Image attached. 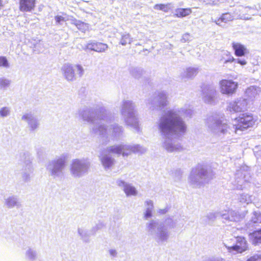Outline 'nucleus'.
<instances>
[{"instance_id": "1", "label": "nucleus", "mask_w": 261, "mask_h": 261, "mask_svg": "<svg viewBox=\"0 0 261 261\" xmlns=\"http://www.w3.org/2000/svg\"><path fill=\"white\" fill-rule=\"evenodd\" d=\"M160 128L162 132L184 133L186 126L177 115L172 111L168 112L162 120Z\"/></svg>"}, {"instance_id": "2", "label": "nucleus", "mask_w": 261, "mask_h": 261, "mask_svg": "<svg viewBox=\"0 0 261 261\" xmlns=\"http://www.w3.org/2000/svg\"><path fill=\"white\" fill-rule=\"evenodd\" d=\"M237 124L234 125L236 133L238 130H244L254 125L256 120L251 113H244L236 117Z\"/></svg>"}, {"instance_id": "3", "label": "nucleus", "mask_w": 261, "mask_h": 261, "mask_svg": "<svg viewBox=\"0 0 261 261\" xmlns=\"http://www.w3.org/2000/svg\"><path fill=\"white\" fill-rule=\"evenodd\" d=\"M248 102L246 98H240L229 102L227 111L229 114L241 113L248 108Z\"/></svg>"}, {"instance_id": "4", "label": "nucleus", "mask_w": 261, "mask_h": 261, "mask_svg": "<svg viewBox=\"0 0 261 261\" xmlns=\"http://www.w3.org/2000/svg\"><path fill=\"white\" fill-rule=\"evenodd\" d=\"M75 68L77 69V74L79 76H82L84 74V70L81 65H76L73 66L68 64L63 67V75L68 81H72L75 79Z\"/></svg>"}, {"instance_id": "5", "label": "nucleus", "mask_w": 261, "mask_h": 261, "mask_svg": "<svg viewBox=\"0 0 261 261\" xmlns=\"http://www.w3.org/2000/svg\"><path fill=\"white\" fill-rule=\"evenodd\" d=\"M219 84L221 92L224 94L232 95L236 93L238 87V83L232 80L223 79Z\"/></svg>"}, {"instance_id": "6", "label": "nucleus", "mask_w": 261, "mask_h": 261, "mask_svg": "<svg viewBox=\"0 0 261 261\" xmlns=\"http://www.w3.org/2000/svg\"><path fill=\"white\" fill-rule=\"evenodd\" d=\"M247 241L244 238L241 237L238 238L236 245L227 247V249L230 252L234 251L238 253H242L247 250Z\"/></svg>"}, {"instance_id": "7", "label": "nucleus", "mask_w": 261, "mask_h": 261, "mask_svg": "<svg viewBox=\"0 0 261 261\" xmlns=\"http://www.w3.org/2000/svg\"><path fill=\"white\" fill-rule=\"evenodd\" d=\"M19 10L22 12H30L36 7V0H18Z\"/></svg>"}, {"instance_id": "8", "label": "nucleus", "mask_w": 261, "mask_h": 261, "mask_svg": "<svg viewBox=\"0 0 261 261\" xmlns=\"http://www.w3.org/2000/svg\"><path fill=\"white\" fill-rule=\"evenodd\" d=\"M232 47L234 51V54L237 57L244 56L248 52L246 47L239 42H232Z\"/></svg>"}, {"instance_id": "9", "label": "nucleus", "mask_w": 261, "mask_h": 261, "mask_svg": "<svg viewBox=\"0 0 261 261\" xmlns=\"http://www.w3.org/2000/svg\"><path fill=\"white\" fill-rule=\"evenodd\" d=\"M87 48L97 52L105 51L108 48V45L100 42H91L87 44Z\"/></svg>"}, {"instance_id": "10", "label": "nucleus", "mask_w": 261, "mask_h": 261, "mask_svg": "<svg viewBox=\"0 0 261 261\" xmlns=\"http://www.w3.org/2000/svg\"><path fill=\"white\" fill-rule=\"evenodd\" d=\"M233 20V16L230 13L222 14L220 17L215 19L214 22L218 25H221L222 23H227Z\"/></svg>"}, {"instance_id": "11", "label": "nucleus", "mask_w": 261, "mask_h": 261, "mask_svg": "<svg viewBox=\"0 0 261 261\" xmlns=\"http://www.w3.org/2000/svg\"><path fill=\"white\" fill-rule=\"evenodd\" d=\"M191 13L192 9L190 8H178L175 10L174 16L179 18L184 17L190 15Z\"/></svg>"}, {"instance_id": "12", "label": "nucleus", "mask_w": 261, "mask_h": 261, "mask_svg": "<svg viewBox=\"0 0 261 261\" xmlns=\"http://www.w3.org/2000/svg\"><path fill=\"white\" fill-rule=\"evenodd\" d=\"M251 240L254 245L261 244V229L254 231L251 233Z\"/></svg>"}, {"instance_id": "13", "label": "nucleus", "mask_w": 261, "mask_h": 261, "mask_svg": "<svg viewBox=\"0 0 261 261\" xmlns=\"http://www.w3.org/2000/svg\"><path fill=\"white\" fill-rule=\"evenodd\" d=\"M72 23L75 25L79 30L83 32H85L88 29V24L81 20L74 19L73 20Z\"/></svg>"}, {"instance_id": "14", "label": "nucleus", "mask_w": 261, "mask_h": 261, "mask_svg": "<svg viewBox=\"0 0 261 261\" xmlns=\"http://www.w3.org/2000/svg\"><path fill=\"white\" fill-rule=\"evenodd\" d=\"M124 191L127 196L135 195L137 194L135 188L129 185H124Z\"/></svg>"}, {"instance_id": "15", "label": "nucleus", "mask_w": 261, "mask_h": 261, "mask_svg": "<svg viewBox=\"0 0 261 261\" xmlns=\"http://www.w3.org/2000/svg\"><path fill=\"white\" fill-rule=\"evenodd\" d=\"M122 147L121 146H112L108 149L109 153L120 154L122 152Z\"/></svg>"}, {"instance_id": "16", "label": "nucleus", "mask_w": 261, "mask_h": 261, "mask_svg": "<svg viewBox=\"0 0 261 261\" xmlns=\"http://www.w3.org/2000/svg\"><path fill=\"white\" fill-rule=\"evenodd\" d=\"M132 40L129 34H125L122 36L120 43L122 45H125L131 42Z\"/></svg>"}, {"instance_id": "17", "label": "nucleus", "mask_w": 261, "mask_h": 261, "mask_svg": "<svg viewBox=\"0 0 261 261\" xmlns=\"http://www.w3.org/2000/svg\"><path fill=\"white\" fill-rule=\"evenodd\" d=\"M154 8L156 10H162L164 12H167L169 10L168 5L164 4H156L154 5Z\"/></svg>"}, {"instance_id": "18", "label": "nucleus", "mask_w": 261, "mask_h": 261, "mask_svg": "<svg viewBox=\"0 0 261 261\" xmlns=\"http://www.w3.org/2000/svg\"><path fill=\"white\" fill-rule=\"evenodd\" d=\"M102 164L106 167H110L113 164V161L111 158L103 157L101 159Z\"/></svg>"}, {"instance_id": "19", "label": "nucleus", "mask_w": 261, "mask_h": 261, "mask_svg": "<svg viewBox=\"0 0 261 261\" xmlns=\"http://www.w3.org/2000/svg\"><path fill=\"white\" fill-rule=\"evenodd\" d=\"M246 261H261V254H255L250 256Z\"/></svg>"}, {"instance_id": "20", "label": "nucleus", "mask_w": 261, "mask_h": 261, "mask_svg": "<svg viewBox=\"0 0 261 261\" xmlns=\"http://www.w3.org/2000/svg\"><path fill=\"white\" fill-rule=\"evenodd\" d=\"M8 66L9 64L6 57L0 56V67H7Z\"/></svg>"}, {"instance_id": "21", "label": "nucleus", "mask_w": 261, "mask_h": 261, "mask_svg": "<svg viewBox=\"0 0 261 261\" xmlns=\"http://www.w3.org/2000/svg\"><path fill=\"white\" fill-rule=\"evenodd\" d=\"M81 163L79 160H74L72 164V168L71 170L73 172V173L74 172V171L80 167L81 166Z\"/></svg>"}, {"instance_id": "22", "label": "nucleus", "mask_w": 261, "mask_h": 261, "mask_svg": "<svg viewBox=\"0 0 261 261\" xmlns=\"http://www.w3.org/2000/svg\"><path fill=\"white\" fill-rule=\"evenodd\" d=\"M10 81L5 79H0V88H5L9 86L10 84Z\"/></svg>"}, {"instance_id": "23", "label": "nucleus", "mask_w": 261, "mask_h": 261, "mask_svg": "<svg viewBox=\"0 0 261 261\" xmlns=\"http://www.w3.org/2000/svg\"><path fill=\"white\" fill-rule=\"evenodd\" d=\"M9 113L8 110L6 108H2L0 111V114L2 116H6Z\"/></svg>"}, {"instance_id": "24", "label": "nucleus", "mask_w": 261, "mask_h": 261, "mask_svg": "<svg viewBox=\"0 0 261 261\" xmlns=\"http://www.w3.org/2000/svg\"><path fill=\"white\" fill-rule=\"evenodd\" d=\"M55 20L57 23H60L61 21H65L64 18L61 16L57 15L55 17Z\"/></svg>"}, {"instance_id": "25", "label": "nucleus", "mask_w": 261, "mask_h": 261, "mask_svg": "<svg viewBox=\"0 0 261 261\" xmlns=\"http://www.w3.org/2000/svg\"><path fill=\"white\" fill-rule=\"evenodd\" d=\"M256 220L254 221V222H259L261 223V214L256 216Z\"/></svg>"}, {"instance_id": "26", "label": "nucleus", "mask_w": 261, "mask_h": 261, "mask_svg": "<svg viewBox=\"0 0 261 261\" xmlns=\"http://www.w3.org/2000/svg\"><path fill=\"white\" fill-rule=\"evenodd\" d=\"M235 61V59L233 57H231L228 60H226L224 61V63H227L228 62H233Z\"/></svg>"}, {"instance_id": "27", "label": "nucleus", "mask_w": 261, "mask_h": 261, "mask_svg": "<svg viewBox=\"0 0 261 261\" xmlns=\"http://www.w3.org/2000/svg\"><path fill=\"white\" fill-rule=\"evenodd\" d=\"M237 62L242 65H244L246 64V62L244 60H238Z\"/></svg>"}, {"instance_id": "28", "label": "nucleus", "mask_w": 261, "mask_h": 261, "mask_svg": "<svg viewBox=\"0 0 261 261\" xmlns=\"http://www.w3.org/2000/svg\"><path fill=\"white\" fill-rule=\"evenodd\" d=\"M28 118H29V116L28 115H24L22 117V119H24V120H26Z\"/></svg>"}, {"instance_id": "29", "label": "nucleus", "mask_w": 261, "mask_h": 261, "mask_svg": "<svg viewBox=\"0 0 261 261\" xmlns=\"http://www.w3.org/2000/svg\"><path fill=\"white\" fill-rule=\"evenodd\" d=\"M145 216L146 217H150L151 216L150 212H149L146 213V214H145Z\"/></svg>"}, {"instance_id": "30", "label": "nucleus", "mask_w": 261, "mask_h": 261, "mask_svg": "<svg viewBox=\"0 0 261 261\" xmlns=\"http://www.w3.org/2000/svg\"><path fill=\"white\" fill-rule=\"evenodd\" d=\"M4 7V4L3 3V1L2 0H0V8Z\"/></svg>"}, {"instance_id": "31", "label": "nucleus", "mask_w": 261, "mask_h": 261, "mask_svg": "<svg viewBox=\"0 0 261 261\" xmlns=\"http://www.w3.org/2000/svg\"><path fill=\"white\" fill-rule=\"evenodd\" d=\"M124 182L123 181H119V185L121 186V185H124Z\"/></svg>"}]
</instances>
